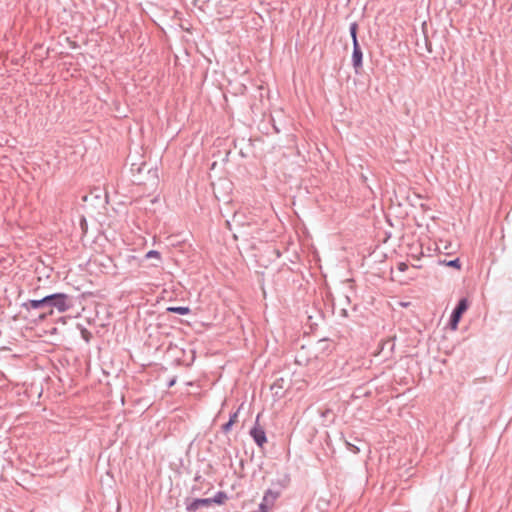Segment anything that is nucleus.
Returning <instances> with one entry per match:
<instances>
[{
  "instance_id": "5",
  "label": "nucleus",
  "mask_w": 512,
  "mask_h": 512,
  "mask_svg": "<svg viewBox=\"0 0 512 512\" xmlns=\"http://www.w3.org/2000/svg\"><path fill=\"white\" fill-rule=\"evenodd\" d=\"M21 307L27 311L47 308L46 296L41 299H29L26 302H23Z\"/></svg>"
},
{
  "instance_id": "13",
  "label": "nucleus",
  "mask_w": 512,
  "mask_h": 512,
  "mask_svg": "<svg viewBox=\"0 0 512 512\" xmlns=\"http://www.w3.org/2000/svg\"><path fill=\"white\" fill-rule=\"evenodd\" d=\"M145 257L147 259L155 258V259H158V260L161 258L160 253L158 251H155V250H151V251L147 252Z\"/></svg>"
},
{
  "instance_id": "10",
  "label": "nucleus",
  "mask_w": 512,
  "mask_h": 512,
  "mask_svg": "<svg viewBox=\"0 0 512 512\" xmlns=\"http://www.w3.org/2000/svg\"><path fill=\"white\" fill-rule=\"evenodd\" d=\"M167 311L172 312V313H177L180 315H186V314L190 313V308L189 307H181V306L180 307L171 306V307L167 308Z\"/></svg>"
},
{
  "instance_id": "17",
  "label": "nucleus",
  "mask_w": 512,
  "mask_h": 512,
  "mask_svg": "<svg viewBox=\"0 0 512 512\" xmlns=\"http://www.w3.org/2000/svg\"><path fill=\"white\" fill-rule=\"evenodd\" d=\"M87 198H88V196H87V195H84V196L82 197V200H83V201H86V200H87Z\"/></svg>"
},
{
  "instance_id": "3",
  "label": "nucleus",
  "mask_w": 512,
  "mask_h": 512,
  "mask_svg": "<svg viewBox=\"0 0 512 512\" xmlns=\"http://www.w3.org/2000/svg\"><path fill=\"white\" fill-rule=\"evenodd\" d=\"M278 498V493L268 490L262 500V503L259 506L260 512H269L271 508L274 506L276 499Z\"/></svg>"
},
{
  "instance_id": "7",
  "label": "nucleus",
  "mask_w": 512,
  "mask_h": 512,
  "mask_svg": "<svg viewBox=\"0 0 512 512\" xmlns=\"http://www.w3.org/2000/svg\"><path fill=\"white\" fill-rule=\"evenodd\" d=\"M353 65L355 68H359L362 65V51L359 47L358 41H355L353 44V55H352Z\"/></svg>"
},
{
  "instance_id": "6",
  "label": "nucleus",
  "mask_w": 512,
  "mask_h": 512,
  "mask_svg": "<svg viewBox=\"0 0 512 512\" xmlns=\"http://www.w3.org/2000/svg\"><path fill=\"white\" fill-rule=\"evenodd\" d=\"M211 501L208 498L205 499H193L191 502L187 504L186 509L189 512H195L196 510L203 508V507H210Z\"/></svg>"
},
{
  "instance_id": "8",
  "label": "nucleus",
  "mask_w": 512,
  "mask_h": 512,
  "mask_svg": "<svg viewBox=\"0 0 512 512\" xmlns=\"http://www.w3.org/2000/svg\"><path fill=\"white\" fill-rule=\"evenodd\" d=\"M77 327L79 328L80 330V333H81V336L82 338L86 341V342H89L92 338H93V333L92 331L88 330L83 324L81 323H78Z\"/></svg>"
},
{
  "instance_id": "15",
  "label": "nucleus",
  "mask_w": 512,
  "mask_h": 512,
  "mask_svg": "<svg viewBox=\"0 0 512 512\" xmlns=\"http://www.w3.org/2000/svg\"><path fill=\"white\" fill-rule=\"evenodd\" d=\"M397 269L400 272H405L408 269V265L405 262H400L397 264Z\"/></svg>"
},
{
  "instance_id": "4",
  "label": "nucleus",
  "mask_w": 512,
  "mask_h": 512,
  "mask_svg": "<svg viewBox=\"0 0 512 512\" xmlns=\"http://www.w3.org/2000/svg\"><path fill=\"white\" fill-rule=\"evenodd\" d=\"M259 417L260 415L257 416L256 418V423H258V420H259ZM250 435L252 436V438L254 439V441L257 443L258 446L262 447L266 442H267V438H266V434H265V431L264 429L259 426L258 424H256L250 431Z\"/></svg>"
},
{
  "instance_id": "16",
  "label": "nucleus",
  "mask_w": 512,
  "mask_h": 512,
  "mask_svg": "<svg viewBox=\"0 0 512 512\" xmlns=\"http://www.w3.org/2000/svg\"><path fill=\"white\" fill-rule=\"evenodd\" d=\"M81 227H82L83 231H85L87 229V222H86L85 218H83L81 221Z\"/></svg>"
},
{
  "instance_id": "11",
  "label": "nucleus",
  "mask_w": 512,
  "mask_h": 512,
  "mask_svg": "<svg viewBox=\"0 0 512 512\" xmlns=\"http://www.w3.org/2000/svg\"><path fill=\"white\" fill-rule=\"evenodd\" d=\"M357 29H358V25L356 23H352L350 26V33H351V37L353 40V44H355V41H358L357 40Z\"/></svg>"
},
{
  "instance_id": "1",
  "label": "nucleus",
  "mask_w": 512,
  "mask_h": 512,
  "mask_svg": "<svg viewBox=\"0 0 512 512\" xmlns=\"http://www.w3.org/2000/svg\"><path fill=\"white\" fill-rule=\"evenodd\" d=\"M47 308H55L59 313H64L73 307V297L65 293H52L46 295Z\"/></svg>"
},
{
  "instance_id": "9",
  "label": "nucleus",
  "mask_w": 512,
  "mask_h": 512,
  "mask_svg": "<svg viewBox=\"0 0 512 512\" xmlns=\"http://www.w3.org/2000/svg\"><path fill=\"white\" fill-rule=\"evenodd\" d=\"M213 503L221 505L227 500V495L224 492H218L213 498H208Z\"/></svg>"
},
{
  "instance_id": "14",
  "label": "nucleus",
  "mask_w": 512,
  "mask_h": 512,
  "mask_svg": "<svg viewBox=\"0 0 512 512\" xmlns=\"http://www.w3.org/2000/svg\"><path fill=\"white\" fill-rule=\"evenodd\" d=\"M446 265L449 267L456 268V269L461 268L459 259H454V260L448 261V262H446Z\"/></svg>"
},
{
  "instance_id": "12",
  "label": "nucleus",
  "mask_w": 512,
  "mask_h": 512,
  "mask_svg": "<svg viewBox=\"0 0 512 512\" xmlns=\"http://www.w3.org/2000/svg\"><path fill=\"white\" fill-rule=\"evenodd\" d=\"M237 421V414H233L230 418V420L228 421V423H226L224 425V430L225 431H228L230 429V427Z\"/></svg>"
},
{
  "instance_id": "2",
  "label": "nucleus",
  "mask_w": 512,
  "mask_h": 512,
  "mask_svg": "<svg viewBox=\"0 0 512 512\" xmlns=\"http://www.w3.org/2000/svg\"><path fill=\"white\" fill-rule=\"evenodd\" d=\"M468 309V301L467 299H462L458 303V306L454 310L451 317V328L455 330L458 326V323L461 319L462 314Z\"/></svg>"
}]
</instances>
